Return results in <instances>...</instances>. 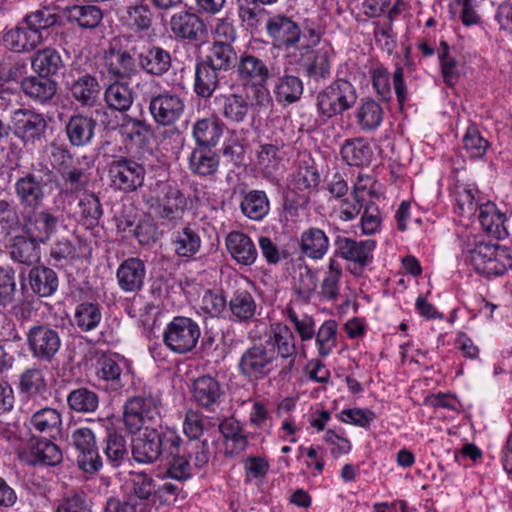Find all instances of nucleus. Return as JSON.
Wrapping results in <instances>:
<instances>
[{
  "label": "nucleus",
  "mask_w": 512,
  "mask_h": 512,
  "mask_svg": "<svg viewBox=\"0 0 512 512\" xmlns=\"http://www.w3.org/2000/svg\"><path fill=\"white\" fill-rule=\"evenodd\" d=\"M123 499L110 497L103 512H150L153 497L159 491L155 480L145 472L131 474Z\"/></svg>",
  "instance_id": "f257e3e1"
},
{
  "label": "nucleus",
  "mask_w": 512,
  "mask_h": 512,
  "mask_svg": "<svg viewBox=\"0 0 512 512\" xmlns=\"http://www.w3.org/2000/svg\"><path fill=\"white\" fill-rule=\"evenodd\" d=\"M181 442L174 430L160 432L145 427L132 441V456L140 464H152L165 457L167 451H175Z\"/></svg>",
  "instance_id": "f03ea898"
},
{
  "label": "nucleus",
  "mask_w": 512,
  "mask_h": 512,
  "mask_svg": "<svg viewBox=\"0 0 512 512\" xmlns=\"http://www.w3.org/2000/svg\"><path fill=\"white\" fill-rule=\"evenodd\" d=\"M160 396L143 388L138 394L127 398L123 406V422L126 430L135 434L149 424L161 421Z\"/></svg>",
  "instance_id": "7ed1b4c3"
},
{
  "label": "nucleus",
  "mask_w": 512,
  "mask_h": 512,
  "mask_svg": "<svg viewBox=\"0 0 512 512\" xmlns=\"http://www.w3.org/2000/svg\"><path fill=\"white\" fill-rule=\"evenodd\" d=\"M58 184L55 172L45 166L40 170L25 173L14 184V193L19 204L28 210L41 208L47 197L46 188Z\"/></svg>",
  "instance_id": "20e7f679"
},
{
  "label": "nucleus",
  "mask_w": 512,
  "mask_h": 512,
  "mask_svg": "<svg viewBox=\"0 0 512 512\" xmlns=\"http://www.w3.org/2000/svg\"><path fill=\"white\" fill-rule=\"evenodd\" d=\"M468 259L478 273L487 277L501 276L512 268L511 250L496 243H475L469 250Z\"/></svg>",
  "instance_id": "39448f33"
},
{
  "label": "nucleus",
  "mask_w": 512,
  "mask_h": 512,
  "mask_svg": "<svg viewBox=\"0 0 512 512\" xmlns=\"http://www.w3.org/2000/svg\"><path fill=\"white\" fill-rule=\"evenodd\" d=\"M357 99L355 86L345 79H337L318 93L316 107L321 115L332 118L354 107Z\"/></svg>",
  "instance_id": "423d86ee"
},
{
  "label": "nucleus",
  "mask_w": 512,
  "mask_h": 512,
  "mask_svg": "<svg viewBox=\"0 0 512 512\" xmlns=\"http://www.w3.org/2000/svg\"><path fill=\"white\" fill-rule=\"evenodd\" d=\"M110 186L123 193H132L144 185L146 169L134 158L117 156L107 166Z\"/></svg>",
  "instance_id": "0eeeda50"
},
{
  "label": "nucleus",
  "mask_w": 512,
  "mask_h": 512,
  "mask_svg": "<svg viewBox=\"0 0 512 512\" xmlns=\"http://www.w3.org/2000/svg\"><path fill=\"white\" fill-rule=\"evenodd\" d=\"M25 339L32 357L39 362L51 363L61 348L59 330L49 324H33L26 331Z\"/></svg>",
  "instance_id": "6e6552de"
},
{
  "label": "nucleus",
  "mask_w": 512,
  "mask_h": 512,
  "mask_svg": "<svg viewBox=\"0 0 512 512\" xmlns=\"http://www.w3.org/2000/svg\"><path fill=\"white\" fill-rule=\"evenodd\" d=\"M199 337L198 324L184 316L174 317L163 333L164 344L177 354L191 352L196 347Z\"/></svg>",
  "instance_id": "1a4fd4ad"
},
{
  "label": "nucleus",
  "mask_w": 512,
  "mask_h": 512,
  "mask_svg": "<svg viewBox=\"0 0 512 512\" xmlns=\"http://www.w3.org/2000/svg\"><path fill=\"white\" fill-rule=\"evenodd\" d=\"M278 366V357L274 355V349H268V346L262 344L247 349L239 361L241 374L250 380L264 379Z\"/></svg>",
  "instance_id": "9d476101"
},
{
  "label": "nucleus",
  "mask_w": 512,
  "mask_h": 512,
  "mask_svg": "<svg viewBox=\"0 0 512 512\" xmlns=\"http://www.w3.org/2000/svg\"><path fill=\"white\" fill-rule=\"evenodd\" d=\"M71 442L77 451V465L83 472L94 474L102 468V458L99 455L95 435L91 429L82 427L74 430L71 435Z\"/></svg>",
  "instance_id": "9b49d317"
},
{
  "label": "nucleus",
  "mask_w": 512,
  "mask_h": 512,
  "mask_svg": "<svg viewBox=\"0 0 512 512\" xmlns=\"http://www.w3.org/2000/svg\"><path fill=\"white\" fill-rule=\"evenodd\" d=\"M21 410L31 415L28 424L31 431L44 435V438L55 439L60 435L62 415L57 409L37 406L36 403H30L29 398L23 402Z\"/></svg>",
  "instance_id": "f8f14e48"
},
{
  "label": "nucleus",
  "mask_w": 512,
  "mask_h": 512,
  "mask_svg": "<svg viewBox=\"0 0 512 512\" xmlns=\"http://www.w3.org/2000/svg\"><path fill=\"white\" fill-rule=\"evenodd\" d=\"M268 349H274V355L281 359L280 374L287 375L295 365L297 349L295 336L291 329L283 324H276L272 328L271 336L266 340Z\"/></svg>",
  "instance_id": "ddd939ff"
},
{
  "label": "nucleus",
  "mask_w": 512,
  "mask_h": 512,
  "mask_svg": "<svg viewBox=\"0 0 512 512\" xmlns=\"http://www.w3.org/2000/svg\"><path fill=\"white\" fill-rule=\"evenodd\" d=\"M236 72L238 80L246 87L268 83L269 79L280 74V69L253 54L244 53L238 60Z\"/></svg>",
  "instance_id": "4468645a"
},
{
  "label": "nucleus",
  "mask_w": 512,
  "mask_h": 512,
  "mask_svg": "<svg viewBox=\"0 0 512 512\" xmlns=\"http://www.w3.org/2000/svg\"><path fill=\"white\" fill-rule=\"evenodd\" d=\"M23 222L25 233L45 244L56 233L61 220L52 209L34 208L23 216Z\"/></svg>",
  "instance_id": "2eb2a0df"
},
{
  "label": "nucleus",
  "mask_w": 512,
  "mask_h": 512,
  "mask_svg": "<svg viewBox=\"0 0 512 512\" xmlns=\"http://www.w3.org/2000/svg\"><path fill=\"white\" fill-rule=\"evenodd\" d=\"M184 107L183 99L171 91H164L153 96L149 102V112L160 126L174 124L182 116Z\"/></svg>",
  "instance_id": "dca6fc26"
},
{
  "label": "nucleus",
  "mask_w": 512,
  "mask_h": 512,
  "mask_svg": "<svg viewBox=\"0 0 512 512\" xmlns=\"http://www.w3.org/2000/svg\"><path fill=\"white\" fill-rule=\"evenodd\" d=\"M332 55V49L328 46L318 49L307 47L300 54L299 64L309 80L326 81L331 74Z\"/></svg>",
  "instance_id": "f3484780"
},
{
  "label": "nucleus",
  "mask_w": 512,
  "mask_h": 512,
  "mask_svg": "<svg viewBox=\"0 0 512 512\" xmlns=\"http://www.w3.org/2000/svg\"><path fill=\"white\" fill-rule=\"evenodd\" d=\"M275 48L283 49L295 46L301 37L299 25L290 17L277 14L270 17L265 27Z\"/></svg>",
  "instance_id": "a211bd4d"
},
{
  "label": "nucleus",
  "mask_w": 512,
  "mask_h": 512,
  "mask_svg": "<svg viewBox=\"0 0 512 512\" xmlns=\"http://www.w3.org/2000/svg\"><path fill=\"white\" fill-rule=\"evenodd\" d=\"M146 264L139 257H129L122 261L116 271L120 289L125 293H138L144 287Z\"/></svg>",
  "instance_id": "6ab92c4d"
},
{
  "label": "nucleus",
  "mask_w": 512,
  "mask_h": 512,
  "mask_svg": "<svg viewBox=\"0 0 512 512\" xmlns=\"http://www.w3.org/2000/svg\"><path fill=\"white\" fill-rule=\"evenodd\" d=\"M222 117L230 124H242L252 110L249 96L245 93H226L215 98Z\"/></svg>",
  "instance_id": "aec40b11"
},
{
  "label": "nucleus",
  "mask_w": 512,
  "mask_h": 512,
  "mask_svg": "<svg viewBox=\"0 0 512 512\" xmlns=\"http://www.w3.org/2000/svg\"><path fill=\"white\" fill-rule=\"evenodd\" d=\"M169 26L175 37L188 41H200L207 33L205 23L199 15L188 11L173 14Z\"/></svg>",
  "instance_id": "412c9836"
},
{
  "label": "nucleus",
  "mask_w": 512,
  "mask_h": 512,
  "mask_svg": "<svg viewBox=\"0 0 512 512\" xmlns=\"http://www.w3.org/2000/svg\"><path fill=\"white\" fill-rule=\"evenodd\" d=\"M13 122L17 133L26 141L41 140L47 129V122L42 114L28 109H17L13 113Z\"/></svg>",
  "instance_id": "4be33fe9"
},
{
  "label": "nucleus",
  "mask_w": 512,
  "mask_h": 512,
  "mask_svg": "<svg viewBox=\"0 0 512 512\" xmlns=\"http://www.w3.org/2000/svg\"><path fill=\"white\" fill-rule=\"evenodd\" d=\"M335 253L345 260L365 266L371 260V253L375 248L374 240L355 241L348 237L338 235L334 240Z\"/></svg>",
  "instance_id": "5701e85b"
},
{
  "label": "nucleus",
  "mask_w": 512,
  "mask_h": 512,
  "mask_svg": "<svg viewBox=\"0 0 512 512\" xmlns=\"http://www.w3.org/2000/svg\"><path fill=\"white\" fill-rule=\"evenodd\" d=\"M97 121L84 114L72 115L65 125V133L69 143L74 147L89 145L95 135Z\"/></svg>",
  "instance_id": "b1692460"
},
{
  "label": "nucleus",
  "mask_w": 512,
  "mask_h": 512,
  "mask_svg": "<svg viewBox=\"0 0 512 512\" xmlns=\"http://www.w3.org/2000/svg\"><path fill=\"white\" fill-rule=\"evenodd\" d=\"M104 64L108 73L116 79H127L136 73V59L129 50L109 47Z\"/></svg>",
  "instance_id": "393cba45"
},
{
  "label": "nucleus",
  "mask_w": 512,
  "mask_h": 512,
  "mask_svg": "<svg viewBox=\"0 0 512 512\" xmlns=\"http://www.w3.org/2000/svg\"><path fill=\"white\" fill-rule=\"evenodd\" d=\"M225 244L229 254L238 264L250 266L256 262L258 251L247 234L232 231L227 235Z\"/></svg>",
  "instance_id": "a878e982"
},
{
  "label": "nucleus",
  "mask_w": 512,
  "mask_h": 512,
  "mask_svg": "<svg viewBox=\"0 0 512 512\" xmlns=\"http://www.w3.org/2000/svg\"><path fill=\"white\" fill-rule=\"evenodd\" d=\"M36 34L43 35L44 31L51 29L54 32V41L62 45L66 42L65 35L62 31H58L60 17L52 9L43 7L27 14L23 20Z\"/></svg>",
  "instance_id": "bb28decb"
},
{
  "label": "nucleus",
  "mask_w": 512,
  "mask_h": 512,
  "mask_svg": "<svg viewBox=\"0 0 512 512\" xmlns=\"http://www.w3.org/2000/svg\"><path fill=\"white\" fill-rule=\"evenodd\" d=\"M137 63L147 74L161 77L170 70L172 58L169 51L159 46H151L137 55Z\"/></svg>",
  "instance_id": "cd10ccee"
},
{
  "label": "nucleus",
  "mask_w": 512,
  "mask_h": 512,
  "mask_svg": "<svg viewBox=\"0 0 512 512\" xmlns=\"http://www.w3.org/2000/svg\"><path fill=\"white\" fill-rule=\"evenodd\" d=\"M67 88L73 99L84 107L95 106L101 91L97 78L88 73L72 79L71 82H67Z\"/></svg>",
  "instance_id": "c85d7f7f"
},
{
  "label": "nucleus",
  "mask_w": 512,
  "mask_h": 512,
  "mask_svg": "<svg viewBox=\"0 0 512 512\" xmlns=\"http://www.w3.org/2000/svg\"><path fill=\"white\" fill-rule=\"evenodd\" d=\"M30 456L27 462L31 465L55 466L62 461L59 447L48 438H32L29 443Z\"/></svg>",
  "instance_id": "c756f323"
},
{
  "label": "nucleus",
  "mask_w": 512,
  "mask_h": 512,
  "mask_svg": "<svg viewBox=\"0 0 512 512\" xmlns=\"http://www.w3.org/2000/svg\"><path fill=\"white\" fill-rule=\"evenodd\" d=\"M28 284L31 291L39 297L53 295L59 286L56 272L45 266H35L28 273Z\"/></svg>",
  "instance_id": "7c9ffc66"
},
{
  "label": "nucleus",
  "mask_w": 512,
  "mask_h": 512,
  "mask_svg": "<svg viewBox=\"0 0 512 512\" xmlns=\"http://www.w3.org/2000/svg\"><path fill=\"white\" fill-rule=\"evenodd\" d=\"M3 41L11 51L20 53L34 50L44 41V36L36 34L28 25H25L7 31Z\"/></svg>",
  "instance_id": "2f4dec72"
},
{
  "label": "nucleus",
  "mask_w": 512,
  "mask_h": 512,
  "mask_svg": "<svg viewBox=\"0 0 512 512\" xmlns=\"http://www.w3.org/2000/svg\"><path fill=\"white\" fill-rule=\"evenodd\" d=\"M163 192V198L156 207L158 216L169 221L181 219L186 206V198L183 193L170 185H166Z\"/></svg>",
  "instance_id": "473e14b6"
},
{
  "label": "nucleus",
  "mask_w": 512,
  "mask_h": 512,
  "mask_svg": "<svg viewBox=\"0 0 512 512\" xmlns=\"http://www.w3.org/2000/svg\"><path fill=\"white\" fill-rule=\"evenodd\" d=\"M222 390L219 382L211 376H202L193 383V397L199 406L213 411L220 403Z\"/></svg>",
  "instance_id": "72a5a7b5"
},
{
  "label": "nucleus",
  "mask_w": 512,
  "mask_h": 512,
  "mask_svg": "<svg viewBox=\"0 0 512 512\" xmlns=\"http://www.w3.org/2000/svg\"><path fill=\"white\" fill-rule=\"evenodd\" d=\"M238 60L231 43L214 41L202 61L220 72H227L237 66Z\"/></svg>",
  "instance_id": "f704fd0d"
},
{
  "label": "nucleus",
  "mask_w": 512,
  "mask_h": 512,
  "mask_svg": "<svg viewBox=\"0 0 512 512\" xmlns=\"http://www.w3.org/2000/svg\"><path fill=\"white\" fill-rule=\"evenodd\" d=\"M221 73L205 62L198 61L195 65L194 74V92L196 95L205 99L211 98L219 86Z\"/></svg>",
  "instance_id": "c9c22d12"
},
{
  "label": "nucleus",
  "mask_w": 512,
  "mask_h": 512,
  "mask_svg": "<svg viewBox=\"0 0 512 512\" xmlns=\"http://www.w3.org/2000/svg\"><path fill=\"white\" fill-rule=\"evenodd\" d=\"M24 94L30 99L46 103L50 101L57 92V83L46 76H30L21 82Z\"/></svg>",
  "instance_id": "e433bc0d"
},
{
  "label": "nucleus",
  "mask_w": 512,
  "mask_h": 512,
  "mask_svg": "<svg viewBox=\"0 0 512 512\" xmlns=\"http://www.w3.org/2000/svg\"><path fill=\"white\" fill-rule=\"evenodd\" d=\"M38 240L28 236H15L10 246L9 254L13 261L31 266L40 260V247Z\"/></svg>",
  "instance_id": "4c0bfd02"
},
{
  "label": "nucleus",
  "mask_w": 512,
  "mask_h": 512,
  "mask_svg": "<svg viewBox=\"0 0 512 512\" xmlns=\"http://www.w3.org/2000/svg\"><path fill=\"white\" fill-rule=\"evenodd\" d=\"M329 248V238L326 233L316 227L303 231L300 238V250L310 259L319 260L324 257Z\"/></svg>",
  "instance_id": "58836bf2"
},
{
  "label": "nucleus",
  "mask_w": 512,
  "mask_h": 512,
  "mask_svg": "<svg viewBox=\"0 0 512 512\" xmlns=\"http://www.w3.org/2000/svg\"><path fill=\"white\" fill-rule=\"evenodd\" d=\"M224 124L215 117L198 120L193 127V136L201 148H211L217 145L222 134Z\"/></svg>",
  "instance_id": "ea45409f"
},
{
  "label": "nucleus",
  "mask_w": 512,
  "mask_h": 512,
  "mask_svg": "<svg viewBox=\"0 0 512 512\" xmlns=\"http://www.w3.org/2000/svg\"><path fill=\"white\" fill-rule=\"evenodd\" d=\"M124 360L118 355L102 356L97 361V376L98 378L109 382L112 389L118 390L124 386L123 380L127 374H123Z\"/></svg>",
  "instance_id": "a19ab883"
},
{
  "label": "nucleus",
  "mask_w": 512,
  "mask_h": 512,
  "mask_svg": "<svg viewBox=\"0 0 512 512\" xmlns=\"http://www.w3.org/2000/svg\"><path fill=\"white\" fill-rule=\"evenodd\" d=\"M240 209L247 218L261 221L270 211L269 199L264 191L250 190L244 193Z\"/></svg>",
  "instance_id": "79ce46f5"
},
{
  "label": "nucleus",
  "mask_w": 512,
  "mask_h": 512,
  "mask_svg": "<svg viewBox=\"0 0 512 512\" xmlns=\"http://www.w3.org/2000/svg\"><path fill=\"white\" fill-rule=\"evenodd\" d=\"M273 88L276 101L282 104H292L297 102L303 94V82L296 76L285 73L280 76Z\"/></svg>",
  "instance_id": "37998d69"
},
{
  "label": "nucleus",
  "mask_w": 512,
  "mask_h": 512,
  "mask_svg": "<svg viewBox=\"0 0 512 512\" xmlns=\"http://www.w3.org/2000/svg\"><path fill=\"white\" fill-rule=\"evenodd\" d=\"M219 156L210 148H195L189 156V169L192 173L207 177L218 171Z\"/></svg>",
  "instance_id": "c03bdc74"
},
{
  "label": "nucleus",
  "mask_w": 512,
  "mask_h": 512,
  "mask_svg": "<svg viewBox=\"0 0 512 512\" xmlns=\"http://www.w3.org/2000/svg\"><path fill=\"white\" fill-rule=\"evenodd\" d=\"M172 245L178 256L190 258L199 251L201 238L197 229L191 226H185L174 233Z\"/></svg>",
  "instance_id": "a18cd8bd"
},
{
  "label": "nucleus",
  "mask_w": 512,
  "mask_h": 512,
  "mask_svg": "<svg viewBox=\"0 0 512 512\" xmlns=\"http://www.w3.org/2000/svg\"><path fill=\"white\" fill-rule=\"evenodd\" d=\"M343 160L351 166H363L370 163L373 152L368 143L361 138L348 139L341 148Z\"/></svg>",
  "instance_id": "49530a36"
},
{
  "label": "nucleus",
  "mask_w": 512,
  "mask_h": 512,
  "mask_svg": "<svg viewBox=\"0 0 512 512\" xmlns=\"http://www.w3.org/2000/svg\"><path fill=\"white\" fill-rule=\"evenodd\" d=\"M65 12L68 21L85 29L97 27L103 18L101 9L95 5H73L67 7Z\"/></svg>",
  "instance_id": "de8ad7c7"
},
{
  "label": "nucleus",
  "mask_w": 512,
  "mask_h": 512,
  "mask_svg": "<svg viewBox=\"0 0 512 512\" xmlns=\"http://www.w3.org/2000/svg\"><path fill=\"white\" fill-rule=\"evenodd\" d=\"M67 404L76 413H93L99 407V396L91 389L79 387L69 392Z\"/></svg>",
  "instance_id": "09e8293b"
},
{
  "label": "nucleus",
  "mask_w": 512,
  "mask_h": 512,
  "mask_svg": "<svg viewBox=\"0 0 512 512\" xmlns=\"http://www.w3.org/2000/svg\"><path fill=\"white\" fill-rule=\"evenodd\" d=\"M104 100L109 109L126 112L133 104V93L127 84L115 82L104 92Z\"/></svg>",
  "instance_id": "8fccbe9b"
},
{
  "label": "nucleus",
  "mask_w": 512,
  "mask_h": 512,
  "mask_svg": "<svg viewBox=\"0 0 512 512\" xmlns=\"http://www.w3.org/2000/svg\"><path fill=\"white\" fill-rule=\"evenodd\" d=\"M317 282L318 279L315 271L307 266L300 268L293 284L294 301L303 304L309 303L311 297L316 292Z\"/></svg>",
  "instance_id": "3c124183"
},
{
  "label": "nucleus",
  "mask_w": 512,
  "mask_h": 512,
  "mask_svg": "<svg viewBox=\"0 0 512 512\" xmlns=\"http://www.w3.org/2000/svg\"><path fill=\"white\" fill-rule=\"evenodd\" d=\"M62 67V58L58 51L53 48H44L37 51L32 60V68L40 76L55 75Z\"/></svg>",
  "instance_id": "603ef678"
},
{
  "label": "nucleus",
  "mask_w": 512,
  "mask_h": 512,
  "mask_svg": "<svg viewBox=\"0 0 512 512\" xmlns=\"http://www.w3.org/2000/svg\"><path fill=\"white\" fill-rule=\"evenodd\" d=\"M384 112L382 107L374 100L369 99L357 109V123L363 131L377 129L383 121Z\"/></svg>",
  "instance_id": "864d4df0"
},
{
  "label": "nucleus",
  "mask_w": 512,
  "mask_h": 512,
  "mask_svg": "<svg viewBox=\"0 0 512 512\" xmlns=\"http://www.w3.org/2000/svg\"><path fill=\"white\" fill-rule=\"evenodd\" d=\"M102 319L100 306L97 303L83 302L77 305L74 314L76 326L84 332L94 330Z\"/></svg>",
  "instance_id": "5fc2aeb1"
},
{
  "label": "nucleus",
  "mask_w": 512,
  "mask_h": 512,
  "mask_svg": "<svg viewBox=\"0 0 512 512\" xmlns=\"http://www.w3.org/2000/svg\"><path fill=\"white\" fill-rule=\"evenodd\" d=\"M342 276L341 265L334 259H330L328 271L320 285L319 296L328 301H335L339 297L340 278Z\"/></svg>",
  "instance_id": "6e6d98bb"
},
{
  "label": "nucleus",
  "mask_w": 512,
  "mask_h": 512,
  "mask_svg": "<svg viewBox=\"0 0 512 512\" xmlns=\"http://www.w3.org/2000/svg\"><path fill=\"white\" fill-rule=\"evenodd\" d=\"M256 307L253 296L246 290H237L229 302L231 313L240 321H248L253 318Z\"/></svg>",
  "instance_id": "4d7b16f0"
},
{
  "label": "nucleus",
  "mask_w": 512,
  "mask_h": 512,
  "mask_svg": "<svg viewBox=\"0 0 512 512\" xmlns=\"http://www.w3.org/2000/svg\"><path fill=\"white\" fill-rule=\"evenodd\" d=\"M79 221L83 225L94 226L103 214L99 198L93 193L83 194L78 202Z\"/></svg>",
  "instance_id": "13d9d810"
},
{
  "label": "nucleus",
  "mask_w": 512,
  "mask_h": 512,
  "mask_svg": "<svg viewBox=\"0 0 512 512\" xmlns=\"http://www.w3.org/2000/svg\"><path fill=\"white\" fill-rule=\"evenodd\" d=\"M364 178L359 176L355 185L353 201L344 199L341 203L340 218L343 221L353 220L361 211L365 194L373 195L371 190L367 189L366 184H362Z\"/></svg>",
  "instance_id": "bf43d9fd"
},
{
  "label": "nucleus",
  "mask_w": 512,
  "mask_h": 512,
  "mask_svg": "<svg viewBox=\"0 0 512 512\" xmlns=\"http://www.w3.org/2000/svg\"><path fill=\"white\" fill-rule=\"evenodd\" d=\"M46 382L42 371L38 368L27 369L20 377V390L27 394L30 403H35L34 395L42 394L46 391Z\"/></svg>",
  "instance_id": "052dcab7"
},
{
  "label": "nucleus",
  "mask_w": 512,
  "mask_h": 512,
  "mask_svg": "<svg viewBox=\"0 0 512 512\" xmlns=\"http://www.w3.org/2000/svg\"><path fill=\"white\" fill-rule=\"evenodd\" d=\"M59 175L64 185V188L61 190L60 194H72L80 192L81 190L85 189L89 183L88 173L80 167L71 165L60 172Z\"/></svg>",
  "instance_id": "680f3d73"
},
{
  "label": "nucleus",
  "mask_w": 512,
  "mask_h": 512,
  "mask_svg": "<svg viewBox=\"0 0 512 512\" xmlns=\"http://www.w3.org/2000/svg\"><path fill=\"white\" fill-rule=\"evenodd\" d=\"M104 453L112 467H119L128 453L125 438L116 431H110L106 437Z\"/></svg>",
  "instance_id": "e2e57ef3"
},
{
  "label": "nucleus",
  "mask_w": 512,
  "mask_h": 512,
  "mask_svg": "<svg viewBox=\"0 0 512 512\" xmlns=\"http://www.w3.org/2000/svg\"><path fill=\"white\" fill-rule=\"evenodd\" d=\"M478 219L486 232L500 234V228H504L506 216L496 208L495 204L489 202L480 207Z\"/></svg>",
  "instance_id": "0e129e2a"
},
{
  "label": "nucleus",
  "mask_w": 512,
  "mask_h": 512,
  "mask_svg": "<svg viewBox=\"0 0 512 512\" xmlns=\"http://www.w3.org/2000/svg\"><path fill=\"white\" fill-rule=\"evenodd\" d=\"M17 294L16 272L10 266H0V306L12 305Z\"/></svg>",
  "instance_id": "69168bd1"
},
{
  "label": "nucleus",
  "mask_w": 512,
  "mask_h": 512,
  "mask_svg": "<svg viewBox=\"0 0 512 512\" xmlns=\"http://www.w3.org/2000/svg\"><path fill=\"white\" fill-rule=\"evenodd\" d=\"M168 475L176 480L185 481L191 476V466L186 453L180 454V444L175 451H167Z\"/></svg>",
  "instance_id": "338daca9"
},
{
  "label": "nucleus",
  "mask_w": 512,
  "mask_h": 512,
  "mask_svg": "<svg viewBox=\"0 0 512 512\" xmlns=\"http://www.w3.org/2000/svg\"><path fill=\"white\" fill-rule=\"evenodd\" d=\"M149 132V125L144 121L132 118L128 115L123 117L122 123L119 126V133L121 136L131 143H142Z\"/></svg>",
  "instance_id": "774afa93"
}]
</instances>
